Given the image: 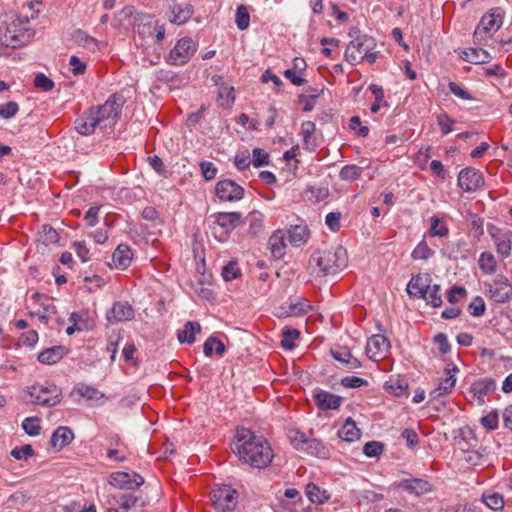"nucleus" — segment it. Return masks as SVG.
Returning <instances> with one entry per match:
<instances>
[{
  "instance_id": "5",
  "label": "nucleus",
  "mask_w": 512,
  "mask_h": 512,
  "mask_svg": "<svg viewBox=\"0 0 512 512\" xmlns=\"http://www.w3.org/2000/svg\"><path fill=\"white\" fill-rule=\"evenodd\" d=\"M198 48L191 37L180 38L166 56V62L174 66H183L189 62Z\"/></svg>"
},
{
  "instance_id": "34",
  "label": "nucleus",
  "mask_w": 512,
  "mask_h": 512,
  "mask_svg": "<svg viewBox=\"0 0 512 512\" xmlns=\"http://www.w3.org/2000/svg\"><path fill=\"white\" fill-rule=\"evenodd\" d=\"M201 331V325L197 321H188L184 328L178 332V340L181 343L192 344L195 341V336Z\"/></svg>"
},
{
  "instance_id": "7",
  "label": "nucleus",
  "mask_w": 512,
  "mask_h": 512,
  "mask_svg": "<svg viewBox=\"0 0 512 512\" xmlns=\"http://www.w3.org/2000/svg\"><path fill=\"white\" fill-rule=\"evenodd\" d=\"M213 233L220 241H225L238 225L241 214L238 212H223L214 215Z\"/></svg>"
},
{
  "instance_id": "16",
  "label": "nucleus",
  "mask_w": 512,
  "mask_h": 512,
  "mask_svg": "<svg viewBox=\"0 0 512 512\" xmlns=\"http://www.w3.org/2000/svg\"><path fill=\"white\" fill-rule=\"evenodd\" d=\"M390 349V341L384 335H372L366 344L365 352L369 359L377 360L385 356Z\"/></svg>"
},
{
  "instance_id": "53",
  "label": "nucleus",
  "mask_w": 512,
  "mask_h": 512,
  "mask_svg": "<svg viewBox=\"0 0 512 512\" xmlns=\"http://www.w3.org/2000/svg\"><path fill=\"white\" fill-rule=\"evenodd\" d=\"M236 25L240 30H245L249 27L250 15L245 5H239L236 10Z\"/></svg>"
},
{
  "instance_id": "62",
  "label": "nucleus",
  "mask_w": 512,
  "mask_h": 512,
  "mask_svg": "<svg viewBox=\"0 0 512 512\" xmlns=\"http://www.w3.org/2000/svg\"><path fill=\"white\" fill-rule=\"evenodd\" d=\"M449 91L455 95L456 97L462 99V100H468L473 101L475 100V97L472 96L467 90H465L463 87L458 85L457 83L450 81L448 83Z\"/></svg>"
},
{
  "instance_id": "35",
  "label": "nucleus",
  "mask_w": 512,
  "mask_h": 512,
  "mask_svg": "<svg viewBox=\"0 0 512 512\" xmlns=\"http://www.w3.org/2000/svg\"><path fill=\"white\" fill-rule=\"evenodd\" d=\"M482 502L493 511H502L505 505L502 494L488 490L482 494Z\"/></svg>"
},
{
  "instance_id": "36",
  "label": "nucleus",
  "mask_w": 512,
  "mask_h": 512,
  "mask_svg": "<svg viewBox=\"0 0 512 512\" xmlns=\"http://www.w3.org/2000/svg\"><path fill=\"white\" fill-rule=\"evenodd\" d=\"M302 451L323 459L328 458L330 454L329 449L320 440L315 438L308 439Z\"/></svg>"
},
{
  "instance_id": "59",
  "label": "nucleus",
  "mask_w": 512,
  "mask_h": 512,
  "mask_svg": "<svg viewBox=\"0 0 512 512\" xmlns=\"http://www.w3.org/2000/svg\"><path fill=\"white\" fill-rule=\"evenodd\" d=\"M123 339L120 332L112 333L108 338L106 350L111 353L110 360L113 362L116 359L118 344Z\"/></svg>"
},
{
  "instance_id": "42",
  "label": "nucleus",
  "mask_w": 512,
  "mask_h": 512,
  "mask_svg": "<svg viewBox=\"0 0 512 512\" xmlns=\"http://www.w3.org/2000/svg\"><path fill=\"white\" fill-rule=\"evenodd\" d=\"M441 287L439 284L430 285L427 289V293H425L424 297H420L419 299H424L426 304L437 308L440 307L443 303L442 296L440 294Z\"/></svg>"
},
{
  "instance_id": "11",
  "label": "nucleus",
  "mask_w": 512,
  "mask_h": 512,
  "mask_svg": "<svg viewBox=\"0 0 512 512\" xmlns=\"http://www.w3.org/2000/svg\"><path fill=\"white\" fill-rule=\"evenodd\" d=\"M217 197L221 201L235 202L244 196V189L231 179H223L217 182L215 187Z\"/></svg>"
},
{
  "instance_id": "24",
  "label": "nucleus",
  "mask_w": 512,
  "mask_h": 512,
  "mask_svg": "<svg viewBox=\"0 0 512 512\" xmlns=\"http://www.w3.org/2000/svg\"><path fill=\"white\" fill-rule=\"evenodd\" d=\"M331 355L336 361L344 364L349 370H356L362 366L361 362L354 357L349 348L345 346L332 348Z\"/></svg>"
},
{
  "instance_id": "20",
  "label": "nucleus",
  "mask_w": 512,
  "mask_h": 512,
  "mask_svg": "<svg viewBox=\"0 0 512 512\" xmlns=\"http://www.w3.org/2000/svg\"><path fill=\"white\" fill-rule=\"evenodd\" d=\"M431 283L432 277L430 274H419L411 278L407 285V292L411 297L419 299L425 296Z\"/></svg>"
},
{
  "instance_id": "55",
  "label": "nucleus",
  "mask_w": 512,
  "mask_h": 512,
  "mask_svg": "<svg viewBox=\"0 0 512 512\" xmlns=\"http://www.w3.org/2000/svg\"><path fill=\"white\" fill-rule=\"evenodd\" d=\"M288 437L291 441V444L297 449L302 451L305 448V444L307 443L308 438L305 434L299 430H290L288 433Z\"/></svg>"
},
{
  "instance_id": "56",
  "label": "nucleus",
  "mask_w": 512,
  "mask_h": 512,
  "mask_svg": "<svg viewBox=\"0 0 512 512\" xmlns=\"http://www.w3.org/2000/svg\"><path fill=\"white\" fill-rule=\"evenodd\" d=\"M23 430L30 436H37L40 433L39 419L36 417H28L22 422Z\"/></svg>"
},
{
  "instance_id": "19",
  "label": "nucleus",
  "mask_w": 512,
  "mask_h": 512,
  "mask_svg": "<svg viewBox=\"0 0 512 512\" xmlns=\"http://www.w3.org/2000/svg\"><path fill=\"white\" fill-rule=\"evenodd\" d=\"M285 232L289 243L293 247L305 245L310 238V230L304 221H301L299 224L290 225L289 229Z\"/></svg>"
},
{
  "instance_id": "10",
  "label": "nucleus",
  "mask_w": 512,
  "mask_h": 512,
  "mask_svg": "<svg viewBox=\"0 0 512 512\" xmlns=\"http://www.w3.org/2000/svg\"><path fill=\"white\" fill-rule=\"evenodd\" d=\"M490 299L496 303H506L512 299V284L503 276L496 277L491 283L486 284Z\"/></svg>"
},
{
  "instance_id": "12",
  "label": "nucleus",
  "mask_w": 512,
  "mask_h": 512,
  "mask_svg": "<svg viewBox=\"0 0 512 512\" xmlns=\"http://www.w3.org/2000/svg\"><path fill=\"white\" fill-rule=\"evenodd\" d=\"M488 231L494 241L497 253L503 258L508 257L512 250V231L504 230L494 225H489Z\"/></svg>"
},
{
  "instance_id": "2",
  "label": "nucleus",
  "mask_w": 512,
  "mask_h": 512,
  "mask_svg": "<svg viewBox=\"0 0 512 512\" xmlns=\"http://www.w3.org/2000/svg\"><path fill=\"white\" fill-rule=\"evenodd\" d=\"M347 253L338 246L331 249L317 250L311 255L309 266L312 274L318 277L336 274L346 267Z\"/></svg>"
},
{
  "instance_id": "22",
  "label": "nucleus",
  "mask_w": 512,
  "mask_h": 512,
  "mask_svg": "<svg viewBox=\"0 0 512 512\" xmlns=\"http://www.w3.org/2000/svg\"><path fill=\"white\" fill-rule=\"evenodd\" d=\"M171 10L170 22L181 25L186 23L194 13V7L190 3L174 2L169 6Z\"/></svg>"
},
{
  "instance_id": "43",
  "label": "nucleus",
  "mask_w": 512,
  "mask_h": 512,
  "mask_svg": "<svg viewBox=\"0 0 512 512\" xmlns=\"http://www.w3.org/2000/svg\"><path fill=\"white\" fill-rule=\"evenodd\" d=\"M430 229H429V235L432 237H446L449 234V228L445 224V222L440 219L438 216L433 215L430 218Z\"/></svg>"
},
{
  "instance_id": "48",
  "label": "nucleus",
  "mask_w": 512,
  "mask_h": 512,
  "mask_svg": "<svg viewBox=\"0 0 512 512\" xmlns=\"http://www.w3.org/2000/svg\"><path fill=\"white\" fill-rule=\"evenodd\" d=\"M386 389L396 397L408 395V384L403 380H390L386 383Z\"/></svg>"
},
{
  "instance_id": "3",
  "label": "nucleus",
  "mask_w": 512,
  "mask_h": 512,
  "mask_svg": "<svg viewBox=\"0 0 512 512\" xmlns=\"http://www.w3.org/2000/svg\"><path fill=\"white\" fill-rule=\"evenodd\" d=\"M124 97L118 93L112 94L104 104L91 107L101 128L114 126L120 118Z\"/></svg>"
},
{
  "instance_id": "54",
  "label": "nucleus",
  "mask_w": 512,
  "mask_h": 512,
  "mask_svg": "<svg viewBox=\"0 0 512 512\" xmlns=\"http://www.w3.org/2000/svg\"><path fill=\"white\" fill-rule=\"evenodd\" d=\"M251 164L257 168L268 165L269 164V154L261 148L253 149Z\"/></svg>"
},
{
  "instance_id": "38",
  "label": "nucleus",
  "mask_w": 512,
  "mask_h": 512,
  "mask_svg": "<svg viewBox=\"0 0 512 512\" xmlns=\"http://www.w3.org/2000/svg\"><path fill=\"white\" fill-rule=\"evenodd\" d=\"M306 495L308 499L314 504H323L330 498V495L326 490H321L320 487L314 483L307 485Z\"/></svg>"
},
{
  "instance_id": "33",
  "label": "nucleus",
  "mask_w": 512,
  "mask_h": 512,
  "mask_svg": "<svg viewBox=\"0 0 512 512\" xmlns=\"http://www.w3.org/2000/svg\"><path fill=\"white\" fill-rule=\"evenodd\" d=\"M315 130L316 125L312 121H305L301 124L303 147L306 150L313 151L316 148V139L314 137Z\"/></svg>"
},
{
  "instance_id": "8",
  "label": "nucleus",
  "mask_w": 512,
  "mask_h": 512,
  "mask_svg": "<svg viewBox=\"0 0 512 512\" xmlns=\"http://www.w3.org/2000/svg\"><path fill=\"white\" fill-rule=\"evenodd\" d=\"M31 34L27 29L18 28L15 21L7 24L5 29L0 27V42L6 47L17 48L25 45Z\"/></svg>"
},
{
  "instance_id": "44",
  "label": "nucleus",
  "mask_w": 512,
  "mask_h": 512,
  "mask_svg": "<svg viewBox=\"0 0 512 512\" xmlns=\"http://www.w3.org/2000/svg\"><path fill=\"white\" fill-rule=\"evenodd\" d=\"M363 173V168L355 164H348L341 168L339 177L343 181L353 182L358 180Z\"/></svg>"
},
{
  "instance_id": "13",
  "label": "nucleus",
  "mask_w": 512,
  "mask_h": 512,
  "mask_svg": "<svg viewBox=\"0 0 512 512\" xmlns=\"http://www.w3.org/2000/svg\"><path fill=\"white\" fill-rule=\"evenodd\" d=\"M484 185L482 173L475 168L462 169L458 175V186L464 192H475Z\"/></svg>"
},
{
  "instance_id": "1",
  "label": "nucleus",
  "mask_w": 512,
  "mask_h": 512,
  "mask_svg": "<svg viewBox=\"0 0 512 512\" xmlns=\"http://www.w3.org/2000/svg\"><path fill=\"white\" fill-rule=\"evenodd\" d=\"M232 449L240 461L258 469L269 466L274 457L270 443L263 436H258L246 428L237 430Z\"/></svg>"
},
{
  "instance_id": "17",
  "label": "nucleus",
  "mask_w": 512,
  "mask_h": 512,
  "mask_svg": "<svg viewBox=\"0 0 512 512\" xmlns=\"http://www.w3.org/2000/svg\"><path fill=\"white\" fill-rule=\"evenodd\" d=\"M313 399L316 406L323 411L339 409L343 400L341 396L320 388H316L313 391Z\"/></svg>"
},
{
  "instance_id": "31",
  "label": "nucleus",
  "mask_w": 512,
  "mask_h": 512,
  "mask_svg": "<svg viewBox=\"0 0 512 512\" xmlns=\"http://www.w3.org/2000/svg\"><path fill=\"white\" fill-rule=\"evenodd\" d=\"M338 436L344 441L353 442L360 439L361 432L356 423L351 418H348L338 430Z\"/></svg>"
},
{
  "instance_id": "28",
  "label": "nucleus",
  "mask_w": 512,
  "mask_h": 512,
  "mask_svg": "<svg viewBox=\"0 0 512 512\" xmlns=\"http://www.w3.org/2000/svg\"><path fill=\"white\" fill-rule=\"evenodd\" d=\"M132 257L131 248L126 244H119L113 253L112 259L117 268L126 269L130 266Z\"/></svg>"
},
{
  "instance_id": "30",
  "label": "nucleus",
  "mask_w": 512,
  "mask_h": 512,
  "mask_svg": "<svg viewBox=\"0 0 512 512\" xmlns=\"http://www.w3.org/2000/svg\"><path fill=\"white\" fill-rule=\"evenodd\" d=\"M118 502L122 512H142L144 507V501L133 494L120 495Z\"/></svg>"
},
{
  "instance_id": "37",
  "label": "nucleus",
  "mask_w": 512,
  "mask_h": 512,
  "mask_svg": "<svg viewBox=\"0 0 512 512\" xmlns=\"http://www.w3.org/2000/svg\"><path fill=\"white\" fill-rule=\"evenodd\" d=\"M31 498L32 496L29 491L18 490L8 497L6 504L8 508L20 509L25 506Z\"/></svg>"
},
{
  "instance_id": "61",
  "label": "nucleus",
  "mask_w": 512,
  "mask_h": 512,
  "mask_svg": "<svg viewBox=\"0 0 512 512\" xmlns=\"http://www.w3.org/2000/svg\"><path fill=\"white\" fill-rule=\"evenodd\" d=\"M485 309V302L480 296H476L468 306L470 314L474 317L482 316L485 313Z\"/></svg>"
},
{
  "instance_id": "39",
  "label": "nucleus",
  "mask_w": 512,
  "mask_h": 512,
  "mask_svg": "<svg viewBox=\"0 0 512 512\" xmlns=\"http://www.w3.org/2000/svg\"><path fill=\"white\" fill-rule=\"evenodd\" d=\"M74 39L80 46L91 52L99 49V41L82 30L75 32Z\"/></svg>"
},
{
  "instance_id": "4",
  "label": "nucleus",
  "mask_w": 512,
  "mask_h": 512,
  "mask_svg": "<svg viewBox=\"0 0 512 512\" xmlns=\"http://www.w3.org/2000/svg\"><path fill=\"white\" fill-rule=\"evenodd\" d=\"M27 393L31 402L47 407L56 406L61 402L62 397L61 389L51 382L35 383L28 387Z\"/></svg>"
},
{
  "instance_id": "21",
  "label": "nucleus",
  "mask_w": 512,
  "mask_h": 512,
  "mask_svg": "<svg viewBox=\"0 0 512 512\" xmlns=\"http://www.w3.org/2000/svg\"><path fill=\"white\" fill-rule=\"evenodd\" d=\"M286 240H288L286 232L281 229L274 231L270 236L268 247L275 259H282L286 255Z\"/></svg>"
},
{
  "instance_id": "18",
  "label": "nucleus",
  "mask_w": 512,
  "mask_h": 512,
  "mask_svg": "<svg viewBox=\"0 0 512 512\" xmlns=\"http://www.w3.org/2000/svg\"><path fill=\"white\" fill-rule=\"evenodd\" d=\"M502 25V19L500 13H496V10L485 14L478 24L474 37L478 40L483 39V34H487L491 31L498 30Z\"/></svg>"
},
{
  "instance_id": "52",
  "label": "nucleus",
  "mask_w": 512,
  "mask_h": 512,
  "mask_svg": "<svg viewBox=\"0 0 512 512\" xmlns=\"http://www.w3.org/2000/svg\"><path fill=\"white\" fill-rule=\"evenodd\" d=\"M218 98L221 101V106H231L235 100L234 87L229 85H222L218 89Z\"/></svg>"
},
{
  "instance_id": "64",
  "label": "nucleus",
  "mask_w": 512,
  "mask_h": 512,
  "mask_svg": "<svg viewBox=\"0 0 512 512\" xmlns=\"http://www.w3.org/2000/svg\"><path fill=\"white\" fill-rule=\"evenodd\" d=\"M241 275L235 262H229L222 268V277L225 281H232Z\"/></svg>"
},
{
  "instance_id": "27",
  "label": "nucleus",
  "mask_w": 512,
  "mask_h": 512,
  "mask_svg": "<svg viewBox=\"0 0 512 512\" xmlns=\"http://www.w3.org/2000/svg\"><path fill=\"white\" fill-rule=\"evenodd\" d=\"M73 439V431L69 427L60 426L53 432L50 439V444L53 448L61 450L65 446L69 445Z\"/></svg>"
},
{
  "instance_id": "63",
  "label": "nucleus",
  "mask_w": 512,
  "mask_h": 512,
  "mask_svg": "<svg viewBox=\"0 0 512 512\" xmlns=\"http://www.w3.org/2000/svg\"><path fill=\"white\" fill-rule=\"evenodd\" d=\"M34 86L43 91H51L54 88V82L43 73H38L34 78Z\"/></svg>"
},
{
  "instance_id": "40",
  "label": "nucleus",
  "mask_w": 512,
  "mask_h": 512,
  "mask_svg": "<svg viewBox=\"0 0 512 512\" xmlns=\"http://www.w3.org/2000/svg\"><path fill=\"white\" fill-rule=\"evenodd\" d=\"M464 60L471 63H485L491 58L490 54L481 48H469L463 52Z\"/></svg>"
},
{
  "instance_id": "50",
  "label": "nucleus",
  "mask_w": 512,
  "mask_h": 512,
  "mask_svg": "<svg viewBox=\"0 0 512 512\" xmlns=\"http://www.w3.org/2000/svg\"><path fill=\"white\" fill-rule=\"evenodd\" d=\"M434 254L425 240L420 241L411 253L414 260H428Z\"/></svg>"
},
{
  "instance_id": "46",
  "label": "nucleus",
  "mask_w": 512,
  "mask_h": 512,
  "mask_svg": "<svg viewBox=\"0 0 512 512\" xmlns=\"http://www.w3.org/2000/svg\"><path fill=\"white\" fill-rule=\"evenodd\" d=\"M369 90L372 92V94L375 97V101L372 103L371 108H370L372 113H374V114L377 113L382 106H388V103L384 99L385 96H384V90H383L382 86L377 85V84H371L369 86Z\"/></svg>"
},
{
  "instance_id": "15",
  "label": "nucleus",
  "mask_w": 512,
  "mask_h": 512,
  "mask_svg": "<svg viewBox=\"0 0 512 512\" xmlns=\"http://www.w3.org/2000/svg\"><path fill=\"white\" fill-rule=\"evenodd\" d=\"M396 486L410 495L420 497L433 491V484L426 479L409 477L399 481Z\"/></svg>"
},
{
  "instance_id": "57",
  "label": "nucleus",
  "mask_w": 512,
  "mask_h": 512,
  "mask_svg": "<svg viewBox=\"0 0 512 512\" xmlns=\"http://www.w3.org/2000/svg\"><path fill=\"white\" fill-rule=\"evenodd\" d=\"M384 451V444L379 441H369L363 447V453L367 457H378Z\"/></svg>"
},
{
  "instance_id": "14",
  "label": "nucleus",
  "mask_w": 512,
  "mask_h": 512,
  "mask_svg": "<svg viewBox=\"0 0 512 512\" xmlns=\"http://www.w3.org/2000/svg\"><path fill=\"white\" fill-rule=\"evenodd\" d=\"M134 316V308L127 301L114 302L112 307L106 312V320L110 324L130 321Z\"/></svg>"
},
{
  "instance_id": "23",
  "label": "nucleus",
  "mask_w": 512,
  "mask_h": 512,
  "mask_svg": "<svg viewBox=\"0 0 512 512\" xmlns=\"http://www.w3.org/2000/svg\"><path fill=\"white\" fill-rule=\"evenodd\" d=\"M97 126L100 124L90 108L75 120L76 131L84 136L93 134Z\"/></svg>"
},
{
  "instance_id": "6",
  "label": "nucleus",
  "mask_w": 512,
  "mask_h": 512,
  "mask_svg": "<svg viewBox=\"0 0 512 512\" xmlns=\"http://www.w3.org/2000/svg\"><path fill=\"white\" fill-rule=\"evenodd\" d=\"M210 502L218 512H231L237 505L238 492L229 485L214 488L209 494Z\"/></svg>"
},
{
  "instance_id": "49",
  "label": "nucleus",
  "mask_w": 512,
  "mask_h": 512,
  "mask_svg": "<svg viewBox=\"0 0 512 512\" xmlns=\"http://www.w3.org/2000/svg\"><path fill=\"white\" fill-rule=\"evenodd\" d=\"M311 309L310 304L306 300H298L295 303L291 302L286 311V316H300L307 313Z\"/></svg>"
},
{
  "instance_id": "32",
  "label": "nucleus",
  "mask_w": 512,
  "mask_h": 512,
  "mask_svg": "<svg viewBox=\"0 0 512 512\" xmlns=\"http://www.w3.org/2000/svg\"><path fill=\"white\" fill-rule=\"evenodd\" d=\"M72 395H77L81 398H85L86 400H95V401L105 398V395L101 391H99L98 389H96L92 386H89V385H86L83 383L77 384L73 388Z\"/></svg>"
},
{
  "instance_id": "60",
  "label": "nucleus",
  "mask_w": 512,
  "mask_h": 512,
  "mask_svg": "<svg viewBox=\"0 0 512 512\" xmlns=\"http://www.w3.org/2000/svg\"><path fill=\"white\" fill-rule=\"evenodd\" d=\"M19 111V105L15 101H9L0 105V117L10 119Z\"/></svg>"
},
{
  "instance_id": "29",
  "label": "nucleus",
  "mask_w": 512,
  "mask_h": 512,
  "mask_svg": "<svg viewBox=\"0 0 512 512\" xmlns=\"http://www.w3.org/2000/svg\"><path fill=\"white\" fill-rule=\"evenodd\" d=\"M66 353L67 349L64 346H54L40 352L38 360L43 364L53 365L58 363Z\"/></svg>"
},
{
  "instance_id": "45",
  "label": "nucleus",
  "mask_w": 512,
  "mask_h": 512,
  "mask_svg": "<svg viewBox=\"0 0 512 512\" xmlns=\"http://www.w3.org/2000/svg\"><path fill=\"white\" fill-rule=\"evenodd\" d=\"M479 268L485 273V274H493L496 272L497 269V262L493 254L490 252H483L481 253L479 260H478Z\"/></svg>"
},
{
  "instance_id": "47",
  "label": "nucleus",
  "mask_w": 512,
  "mask_h": 512,
  "mask_svg": "<svg viewBox=\"0 0 512 512\" xmlns=\"http://www.w3.org/2000/svg\"><path fill=\"white\" fill-rule=\"evenodd\" d=\"M300 337V331L294 328H285L282 331L281 346L284 349L292 350L295 348L294 341Z\"/></svg>"
},
{
  "instance_id": "51",
  "label": "nucleus",
  "mask_w": 512,
  "mask_h": 512,
  "mask_svg": "<svg viewBox=\"0 0 512 512\" xmlns=\"http://www.w3.org/2000/svg\"><path fill=\"white\" fill-rule=\"evenodd\" d=\"M485 454L480 450L467 449L463 451V459L470 465H482L485 460Z\"/></svg>"
},
{
  "instance_id": "9",
  "label": "nucleus",
  "mask_w": 512,
  "mask_h": 512,
  "mask_svg": "<svg viewBox=\"0 0 512 512\" xmlns=\"http://www.w3.org/2000/svg\"><path fill=\"white\" fill-rule=\"evenodd\" d=\"M373 46L374 41L372 38L367 36L357 37L347 45L344 54L345 60L351 65L361 63L366 53L369 52Z\"/></svg>"
},
{
  "instance_id": "58",
  "label": "nucleus",
  "mask_w": 512,
  "mask_h": 512,
  "mask_svg": "<svg viewBox=\"0 0 512 512\" xmlns=\"http://www.w3.org/2000/svg\"><path fill=\"white\" fill-rule=\"evenodd\" d=\"M10 454L16 460H27L34 455V450L30 444H25L21 447L13 448Z\"/></svg>"
},
{
  "instance_id": "26",
  "label": "nucleus",
  "mask_w": 512,
  "mask_h": 512,
  "mask_svg": "<svg viewBox=\"0 0 512 512\" xmlns=\"http://www.w3.org/2000/svg\"><path fill=\"white\" fill-rule=\"evenodd\" d=\"M459 369L454 366L451 370H447L448 376L443 379L439 385L430 393V396L433 400H436L442 396L448 395L452 392L455 387L456 379L451 372L456 373Z\"/></svg>"
},
{
  "instance_id": "41",
  "label": "nucleus",
  "mask_w": 512,
  "mask_h": 512,
  "mask_svg": "<svg viewBox=\"0 0 512 512\" xmlns=\"http://www.w3.org/2000/svg\"><path fill=\"white\" fill-rule=\"evenodd\" d=\"M215 350V353L218 356H223V354L226 351L224 343L218 339L217 337L210 336L203 345V352L205 356L210 357L213 354V351Z\"/></svg>"
},
{
  "instance_id": "25",
  "label": "nucleus",
  "mask_w": 512,
  "mask_h": 512,
  "mask_svg": "<svg viewBox=\"0 0 512 512\" xmlns=\"http://www.w3.org/2000/svg\"><path fill=\"white\" fill-rule=\"evenodd\" d=\"M496 389V383L491 378H483L475 381L471 386L473 397L478 400L479 404L485 402V396L489 395Z\"/></svg>"
}]
</instances>
